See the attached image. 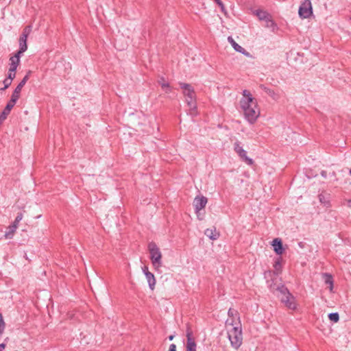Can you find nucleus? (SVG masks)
<instances>
[{"label":"nucleus","instance_id":"1","mask_svg":"<svg viewBox=\"0 0 351 351\" xmlns=\"http://www.w3.org/2000/svg\"><path fill=\"white\" fill-rule=\"evenodd\" d=\"M240 108L245 119L250 124H254L260 116V109L256 98L247 90H244L239 101Z\"/></svg>","mask_w":351,"mask_h":351},{"label":"nucleus","instance_id":"2","mask_svg":"<svg viewBox=\"0 0 351 351\" xmlns=\"http://www.w3.org/2000/svg\"><path fill=\"white\" fill-rule=\"evenodd\" d=\"M180 88L183 90V95L185 97V101L187 104L189 109V114L191 116H195L196 114V95L194 90L193 87L189 84L186 83H180Z\"/></svg>","mask_w":351,"mask_h":351},{"label":"nucleus","instance_id":"3","mask_svg":"<svg viewBox=\"0 0 351 351\" xmlns=\"http://www.w3.org/2000/svg\"><path fill=\"white\" fill-rule=\"evenodd\" d=\"M230 327V328H228V339L232 346L235 349H238L241 346L243 341L241 324L240 322H239L237 324Z\"/></svg>","mask_w":351,"mask_h":351},{"label":"nucleus","instance_id":"4","mask_svg":"<svg viewBox=\"0 0 351 351\" xmlns=\"http://www.w3.org/2000/svg\"><path fill=\"white\" fill-rule=\"evenodd\" d=\"M148 250L152 265L155 269L158 270L162 267V253L154 242L148 244Z\"/></svg>","mask_w":351,"mask_h":351},{"label":"nucleus","instance_id":"5","mask_svg":"<svg viewBox=\"0 0 351 351\" xmlns=\"http://www.w3.org/2000/svg\"><path fill=\"white\" fill-rule=\"evenodd\" d=\"M278 290L282 294V296L280 297L281 302L289 309L295 310L297 308L295 298L289 291V290L284 286L278 287Z\"/></svg>","mask_w":351,"mask_h":351},{"label":"nucleus","instance_id":"6","mask_svg":"<svg viewBox=\"0 0 351 351\" xmlns=\"http://www.w3.org/2000/svg\"><path fill=\"white\" fill-rule=\"evenodd\" d=\"M298 14L302 19H307L313 14L311 0H304L299 7Z\"/></svg>","mask_w":351,"mask_h":351},{"label":"nucleus","instance_id":"7","mask_svg":"<svg viewBox=\"0 0 351 351\" xmlns=\"http://www.w3.org/2000/svg\"><path fill=\"white\" fill-rule=\"evenodd\" d=\"M186 336V351H197V344L195 343V338L193 337V331L189 327H187Z\"/></svg>","mask_w":351,"mask_h":351},{"label":"nucleus","instance_id":"8","mask_svg":"<svg viewBox=\"0 0 351 351\" xmlns=\"http://www.w3.org/2000/svg\"><path fill=\"white\" fill-rule=\"evenodd\" d=\"M234 149L240 158L247 165H251L253 164V160L247 156V152L240 145L239 142H235L234 144Z\"/></svg>","mask_w":351,"mask_h":351},{"label":"nucleus","instance_id":"9","mask_svg":"<svg viewBox=\"0 0 351 351\" xmlns=\"http://www.w3.org/2000/svg\"><path fill=\"white\" fill-rule=\"evenodd\" d=\"M207 202L208 199L204 196L196 197L194 199L193 206L199 219H202V217L199 216V212L206 206Z\"/></svg>","mask_w":351,"mask_h":351},{"label":"nucleus","instance_id":"10","mask_svg":"<svg viewBox=\"0 0 351 351\" xmlns=\"http://www.w3.org/2000/svg\"><path fill=\"white\" fill-rule=\"evenodd\" d=\"M228 319L226 320V326H233L235 324L240 322L239 316L237 311L233 308H230L228 311Z\"/></svg>","mask_w":351,"mask_h":351},{"label":"nucleus","instance_id":"11","mask_svg":"<svg viewBox=\"0 0 351 351\" xmlns=\"http://www.w3.org/2000/svg\"><path fill=\"white\" fill-rule=\"evenodd\" d=\"M228 41L231 44L232 47L236 51L239 52L247 57H250V53L247 52L243 47L237 44L232 36L228 37Z\"/></svg>","mask_w":351,"mask_h":351},{"label":"nucleus","instance_id":"12","mask_svg":"<svg viewBox=\"0 0 351 351\" xmlns=\"http://www.w3.org/2000/svg\"><path fill=\"white\" fill-rule=\"evenodd\" d=\"M31 71H28L27 74L23 77V79L21 81V82L18 84V86L14 89L12 95H14L15 97H17L19 99L20 97V93L23 88V87L26 84L27 81L29 80V74Z\"/></svg>","mask_w":351,"mask_h":351},{"label":"nucleus","instance_id":"13","mask_svg":"<svg viewBox=\"0 0 351 351\" xmlns=\"http://www.w3.org/2000/svg\"><path fill=\"white\" fill-rule=\"evenodd\" d=\"M260 88L264 90L270 97L274 101H278L280 98L279 93L275 91L273 89L266 87L265 85L261 84Z\"/></svg>","mask_w":351,"mask_h":351},{"label":"nucleus","instance_id":"14","mask_svg":"<svg viewBox=\"0 0 351 351\" xmlns=\"http://www.w3.org/2000/svg\"><path fill=\"white\" fill-rule=\"evenodd\" d=\"M20 58L21 55L19 53H16L14 56H12L10 58V69L12 71H16L17 66L20 63Z\"/></svg>","mask_w":351,"mask_h":351},{"label":"nucleus","instance_id":"15","mask_svg":"<svg viewBox=\"0 0 351 351\" xmlns=\"http://www.w3.org/2000/svg\"><path fill=\"white\" fill-rule=\"evenodd\" d=\"M274 252L278 255H281L283 253V247L282 241L279 238L274 239L272 241Z\"/></svg>","mask_w":351,"mask_h":351},{"label":"nucleus","instance_id":"16","mask_svg":"<svg viewBox=\"0 0 351 351\" xmlns=\"http://www.w3.org/2000/svg\"><path fill=\"white\" fill-rule=\"evenodd\" d=\"M204 234L211 240H217L219 237V232L217 231L215 228H207Z\"/></svg>","mask_w":351,"mask_h":351},{"label":"nucleus","instance_id":"17","mask_svg":"<svg viewBox=\"0 0 351 351\" xmlns=\"http://www.w3.org/2000/svg\"><path fill=\"white\" fill-rule=\"evenodd\" d=\"M145 277L149 284V288L153 290L155 287L156 285V279L154 274L151 272H147L145 274Z\"/></svg>","mask_w":351,"mask_h":351},{"label":"nucleus","instance_id":"18","mask_svg":"<svg viewBox=\"0 0 351 351\" xmlns=\"http://www.w3.org/2000/svg\"><path fill=\"white\" fill-rule=\"evenodd\" d=\"M158 84L160 85L162 89L167 93H169L171 91V87L169 84L167 82L164 77H161L158 80Z\"/></svg>","mask_w":351,"mask_h":351},{"label":"nucleus","instance_id":"19","mask_svg":"<svg viewBox=\"0 0 351 351\" xmlns=\"http://www.w3.org/2000/svg\"><path fill=\"white\" fill-rule=\"evenodd\" d=\"M17 228L16 225H11L8 227V230L5 232V238L6 239H10L13 237Z\"/></svg>","mask_w":351,"mask_h":351},{"label":"nucleus","instance_id":"20","mask_svg":"<svg viewBox=\"0 0 351 351\" xmlns=\"http://www.w3.org/2000/svg\"><path fill=\"white\" fill-rule=\"evenodd\" d=\"M256 14L261 21H266L270 17L269 14L267 12L263 10H256Z\"/></svg>","mask_w":351,"mask_h":351},{"label":"nucleus","instance_id":"21","mask_svg":"<svg viewBox=\"0 0 351 351\" xmlns=\"http://www.w3.org/2000/svg\"><path fill=\"white\" fill-rule=\"evenodd\" d=\"M18 99L19 98L15 97L14 95H12L11 99L9 101V102L7 104L5 108V111H9L10 112L12 108L14 106Z\"/></svg>","mask_w":351,"mask_h":351},{"label":"nucleus","instance_id":"22","mask_svg":"<svg viewBox=\"0 0 351 351\" xmlns=\"http://www.w3.org/2000/svg\"><path fill=\"white\" fill-rule=\"evenodd\" d=\"M323 277H324L325 283L330 285L329 288H330V291H332V289H333V280H332V276L326 273V274H323Z\"/></svg>","mask_w":351,"mask_h":351},{"label":"nucleus","instance_id":"23","mask_svg":"<svg viewBox=\"0 0 351 351\" xmlns=\"http://www.w3.org/2000/svg\"><path fill=\"white\" fill-rule=\"evenodd\" d=\"M27 49V41L19 40V50L17 53L21 55L24 53Z\"/></svg>","mask_w":351,"mask_h":351},{"label":"nucleus","instance_id":"24","mask_svg":"<svg viewBox=\"0 0 351 351\" xmlns=\"http://www.w3.org/2000/svg\"><path fill=\"white\" fill-rule=\"evenodd\" d=\"M328 318L330 321L337 323L339 320V315L338 313H332L328 315Z\"/></svg>","mask_w":351,"mask_h":351},{"label":"nucleus","instance_id":"25","mask_svg":"<svg viewBox=\"0 0 351 351\" xmlns=\"http://www.w3.org/2000/svg\"><path fill=\"white\" fill-rule=\"evenodd\" d=\"M216 3L220 7L221 11L225 14L227 15V11L225 8V6L223 2L221 0H214Z\"/></svg>","mask_w":351,"mask_h":351},{"label":"nucleus","instance_id":"26","mask_svg":"<svg viewBox=\"0 0 351 351\" xmlns=\"http://www.w3.org/2000/svg\"><path fill=\"white\" fill-rule=\"evenodd\" d=\"M319 202L324 204L325 206H329V201L324 197V195H319Z\"/></svg>","mask_w":351,"mask_h":351},{"label":"nucleus","instance_id":"27","mask_svg":"<svg viewBox=\"0 0 351 351\" xmlns=\"http://www.w3.org/2000/svg\"><path fill=\"white\" fill-rule=\"evenodd\" d=\"M10 114L9 111H5V109L3 110L1 114H0V125L2 123L3 121H5L8 117V115Z\"/></svg>","mask_w":351,"mask_h":351},{"label":"nucleus","instance_id":"28","mask_svg":"<svg viewBox=\"0 0 351 351\" xmlns=\"http://www.w3.org/2000/svg\"><path fill=\"white\" fill-rule=\"evenodd\" d=\"M5 322L3 321L2 315L0 313V336L3 334L4 330H5Z\"/></svg>","mask_w":351,"mask_h":351},{"label":"nucleus","instance_id":"29","mask_svg":"<svg viewBox=\"0 0 351 351\" xmlns=\"http://www.w3.org/2000/svg\"><path fill=\"white\" fill-rule=\"evenodd\" d=\"M3 84H4V87L3 88H1L0 90H5L6 88H8L12 84V81L10 80V79H7L5 78L3 82Z\"/></svg>","mask_w":351,"mask_h":351},{"label":"nucleus","instance_id":"30","mask_svg":"<svg viewBox=\"0 0 351 351\" xmlns=\"http://www.w3.org/2000/svg\"><path fill=\"white\" fill-rule=\"evenodd\" d=\"M22 219H23V214L19 213L18 215L16 216L14 221L13 222V223L12 225H16V228H18L19 223L22 220Z\"/></svg>","mask_w":351,"mask_h":351},{"label":"nucleus","instance_id":"31","mask_svg":"<svg viewBox=\"0 0 351 351\" xmlns=\"http://www.w3.org/2000/svg\"><path fill=\"white\" fill-rule=\"evenodd\" d=\"M15 76L16 71H12L10 69H9L7 79H10L12 82V80L15 78Z\"/></svg>","mask_w":351,"mask_h":351},{"label":"nucleus","instance_id":"32","mask_svg":"<svg viewBox=\"0 0 351 351\" xmlns=\"http://www.w3.org/2000/svg\"><path fill=\"white\" fill-rule=\"evenodd\" d=\"M267 23V27H272L275 26L274 22L270 19V17L266 21Z\"/></svg>","mask_w":351,"mask_h":351},{"label":"nucleus","instance_id":"33","mask_svg":"<svg viewBox=\"0 0 351 351\" xmlns=\"http://www.w3.org/2000/svg\"><path fill=\"white\" fill-rule=\"evenodd\" d=\"M30 32H31V27L29 26H27L24 29L23 33L25 34V35L28 36Z\"/></svg>","mask_w":351,"mask_h":351},{"label":"nucleus","instance_id":"34","mask_svg":"<svg viewBox=\"0 0 351 351\" xmlns=\"http://www.w3.org/2000/svg\"><path fill=\"white\" fill-rule=\"evenodd\" d=\"M27 35H25V34H22L20 38H19V40H24V41H27Z\"/></svg>","mask_w":351,"mask_h":351},{"label":"nucleus","instance_id":"35","mask_svg":"<svg viewBox=\"0 0 351 351\" xmlns=\"http://www.w3.org/2000/svg\"><path fill=\"white\" fill-rule=\"evenodd\" d=\"M169 351H176V346L174 343L171 344Z\"/></svg>","mask_w":351,"mask_h":351},{"label":"nucleus","instance_id":"36","mask_svg":"<svg viewBox=\"0 0 351 351\" xmlns=\"http://www.w3.org/2000/svg\"><path fill=\"white\" fill-rule=\"evenodd\" d=\"M142 269H143V271L145 275L146 273L149 272V270H148V267L147 266H144L142 268Z\"/></svg>","mask_w":351,"mask_h":351},{"label":"nucleus","instance_id":"37","mask_svg":"<svg viewBox=\"0 0 351 351\" xmlns=\"http://www.w3.org/2000/svg\"><path fill=\"white\" fill-rule=\"evenodd\" d=\"M6 345L5 343L0 344V351H3L5 348Z\"/></svg>","mask_w":351,"mask_h":351},{"label":"nucleus","instance_id":"38","mask_svg":"<svg viewBox=\"0 0 351 351\" xmlns=\"http://www.w3.org/2000/svg\"><path fill=\"white\" fill-rule=\"evenodd\" d=\"M173 338H174V335H170V336L169 337V339L170 341H172V340L173 339Z\"/></svg>","mask_w":351,"mask_h":351},{"label":"nucleus","instance_id":"39","mask_svg":"<svg viewBox=\"0 0 351 351\" xmlns=\"http://www.w3.org/2000/svg\"><path fill=\"white\" fill-rule=\"evenodd\" d=\"M277 266H278V263H276V265H275V267H276Z\"/></svg>","mask_w":351,"mask_h":351},{"label":"nucleus","instance_id":"40","mask_svg":"<svg viewBox=\"0 0 351 351\" xmlns=\"http://www.w3.org/2000/svg\"><path fill=\"white\" fill-rule=\"evenodd\" d=\"M350 176H351V168H350Z\"/></svg>","mask_w":351,"mask_h":351}]
</instances>
